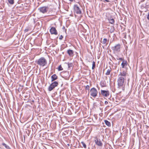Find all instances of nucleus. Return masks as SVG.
<instances>
[{"label": "nucleus", "instance_id": "nucleus-1", "mask_svg": "<svg viewBox=\"0 0 149 149\" xmlns=\"http://www.w3.org/2000/svg\"><path fill=\"white\" fill-rule=\"evenodd\" d=\"M124 78L122 77H118L117 79V84L118 88H122L123 90H124V87L125 86V80Z\"/></svg>", "mask_w": 149, "mask_h": 149}, {"label": "nucleus", "instance_id": "nucleus-2", "mask_svg": "<svg viewBox=\"0 0 149 149\" xmlns=\"http://www.w3.org/2000/svg\"><path fill=\"white\" fill-rule=\"evenodd\" d=\"M36 63L40 66L44 67L47 64V61L44 57H41L36 62Z\"/></svg>", "mask_w": 149, "mask_h": 149}, {"label": "nucleus", "instance_id": "nucleus-3", "mask_svg": "<svg viewBox=\"0 0 149 149\" xmlns=\"http://www.w3.org/2000/svg\"><path fill=\"white\" fill-rule=\"evenodd\" d=\"M90 95L95 98L97 96L98 92L95 88L93 87L90 89Z\"/></svg>", "mask_w": 149, "mask_h": 149}, {"label": "nucleus", "instance_id": "nucleus-4", "mask_svg": "<svg viewBox=\"0 0 149 149\" xmlns=\"http://www.w3.org/2000/svg\"><path fill=\"white\" fill-rule=\"evenodd\" d=\"M49 7L48 6H42L38 8V10L40 12L43 14L47 13L49 10Z\"/></svg>", "mask_w": 149, "mask_h": 149}, {"label": "nucleus", "instance_id": "nucleus-5", "mask_svg": "<svg viewBox=\"0 0 149 149\" xmlns=\"http://www.w3.org/2000/svg\"><path fill=\"white\" fill-rule=\"evenodd\" d=\"M58 83L56 81H54L49 86L48 88V90L51 91L53 90L57 86Z\"/></svg>", "mask_w": 149, "mask_h": 149}, {"label": "nucleus", "instance_id": "nucleus-6", "mask_svg": "<svg viewBox=\"0 0 149 149\" xmlns=\"http://www.w3.org/2000/svg\"><path fill=\"white\" fill-rule=\"evenodd\" d=\"M121 45L118 44L115 45L114 46L112 47L111 49L115 52H118L120 51Z\"/></svg>", "mask_w": 149, "mask_h": 149}, {"label": "nucleus", "instance_id": "nucleus-7", "mask_svg": "<svg viewBox=\"0 0 149 149\" xmlns=\"http://www.w3.org/2000/svg\"><path fill=\"white\" fill-rule=\"evenodd\" d=\"M74 12L77 14H81V11L79 7L77 5L74 6Z\"/></svg>", "mask_w": 149, "mask_h": 149}, {"label": "nucleus", "instance_id": "nucleus-8", "mask_svg": "<svg viewBox=\"0 0 149 149\" xmlns=\"http://www.w3.org/2000/svg\"><path fill=\"white\" fill-rule=\"evenodd\" d=\"M100 94L101 95L104 97H108L110 95V92L109 91H105L101 90V93Z\"/></svg>", "mask_w": 149, "mask_h": 149}, {"label": "nucleus", "instance_id": "nucleus-9", "mask_svg": "<svg viewBox=\"0 0 149 149\" xmlns=\"http://www.w3.org/2000/svg\"><path fill=\"white\" fill-rule=\"evenodd\" d=\"M127 71H123L122 72H120L118 75L119 77H122L125 79L126 76H127Z\"/></svg>", "mask_w": 149, "mask_h": 149}, {"label": "nucleus", "instance_id": "nucleus-10", "mask_svg": "<svg viewBox=\"0 0 149 149\" xmlns=\"http://www.w3.org/2000/svg\"><path fill=\"white\" fill-rule=\"evenodd\" d=\"M50 32L51 34L56 35L58 33L56 28L54 27H52L50 30Z\"/></svg>", "mask_w": 149, "mask_h": 149}, {"label": "nucleus", "instance_id": "nucleus-11", "mask_svg": "<svg viewBox=\"0 0 149 149\" xmlns=\"http://www.w3.org/2000/svg\"><path fill=\"white\" fill-rule=\"evenodd\" d=\"M95 144L97 146L100 147L102 146L103 144L100 139H98L96 138V139L95 140Z\"/></svg>", "mask_w": 149, "mask_h": 149}, {"label": "nucleus", "instance_id": "nucleus-12", "mask_svg": "<svg viewBox=\"0 0 149 149\" xmlns=\"http://www.w3.org/2000/svg\"><path fill=\"white\" fill-rule=\"evenodd\" d=\"M127 62L126 60H123L121 63V65L123 68H126L127 65Z\"/></svg>", "mask_w": 149, "mask_h": 149}, {"label": "nucleus", "instance_id": "nucleus-13", "mask_svg": "<svg viewBox=\"0 0 149 149\" xmlns=\"http://www.w3.org/2000/svg\"><path fill=\"white\" fill-rule=\"evenodd\" d=\"M51 81L52 82L58 79V76L56 74H54L52 75L51 77Z\"/></svg>", "mask_w": 149, "mask_h": 149}, {"label": "nucleus", "instance_id": "nucleus-14", "mask_svg": "<svg viewBox=\"0 0 149 149\" xmlns=\"http://www.w3.org/2000/svg\"><path fill=\"white\" fill-rule=\"evenodd\" d=\"M67 53L70 56H72L73 55L74 51L72 50L68 49L67 50Z\"/></svg>", "mask_w": 149, "mask_h": 149}, {"label": "nucleus", "instance_id": "nucleus-15", "mask_svg": "<svg viewBox=\"0 0 149 149\" xmlns=\"http://www.w3.org/2000/svg\"><path fill=\"white\" fill-rule=\"evenodd\" d=\"M100 85L102 87H104L106 86V83L105 81H102L100 82Z\"/></svg>", "mask_w": 149, "mask_h": 149}, {"label": "nucleus", "instance_id": "nucleus-16", "mask_svg": "<svg viewBox=\"0 0 149 149\" xmlns=\"http://www.w3.org/2000/svg\"><path fill=\"white\" fill-rule=\"evenodd\" d=\"M111 70V68L110 67V68L109 69H108L107 70V71L105 73L106 75H109L110 74V72Z\"/></svg>", "mask_w": 149, "mask_h": 149}, {"label": "nucleus", "instance_id": "nucleus-17", "mask_svg": "<svg viewBox=\"0 0 149 149\" xmlns=\"http://www.w3.org/2000/svg\"><path fill=\"white\" fill-rule=\"evenodd\" d=\"M115 30V28L114 26H111V29L110 30V32L111 33H112L114 32Z\"/></svg>", "mask_w": 149, "mask_h": 149}, {"label": "nucleus", "instance_id": "nucleus-18", "mask_svg": "<svg viewBox=\"0 0 149 149\" xmlns=\"http://www.w3.org/2000/svg\"><path fill=\"white\" fill-rule=\"evenodd\" d=\"M2 145L4 146L6 149H10V147L8 145H6L4 143H2Z\"/></svg>", "mask_w": 149, "mask_h": 149}, {"label": "nucleus", "instance_id": "nucleus-19", "mask_svg": "<svg viewBox=\"0 0 149 149\" xmlns=\"http://www.w3.org/2000/svg\"><path fill=\"white\" fill-rule=\"evenodd\" d=\"M108 19L109 21V22L111 24H114L115 21L113 19Z\"/></svg>", "mask_w": 149, "mask_h": 149}, {"label": "nucleus", "instance_id": "nucleus-20", "mask_svg": "<svg viewBox=\"0 0 149 149\" xmlns=\"http://www.w3.org/2000/svg\"><path fill=\"white\" fill-rule=\"evenodd\" d=\"M104 122L105 124L108 127L111 126V125L110 122L106 120H104Z\"/></svg>", "mask_w": 149, "mask_h": 149}, {"label": "nucleus", "instance_id": "nucleus-21", "mask_svg": "<svg viewBox=\"0 0 149 149\" xmlns=\"http://www.w3.org/2000/svg\"><path fill=\"white\" fill-rule=\"evenodd\" d=\"M58 71H60L63 70V68H62L61 65H60L58 67Z\"/></svg>", "mask_w": 149, "mask_h": 149}, {"label": "nucleus", "instance_id": "nucleus-22", "mask_svg": "<svg viewBox=\"0 0 149 149\" xmlns=\"http://www.w3.org/2000/svg\"><path fill=\"white\" fill-rule=\"evenodd\" d=\"M8 1L10 4H13L14 3V0H8Z\"/></svg>", "mask_w": 149, "mask_h": 149}, {"label": "nucleus", "instance_id": "nucleus-23", "mask_svg": "<svg viewBox=\"0 0 149 149\" xmlns=\"http://www.w3.org/2000/svg\"><path fill=\"white\" fill-rule=\"evenodd\" d=\"M81 143H82L83 147L84 148H86V146L85 143L84 142L82 141L81 142Z\"/></svg>", "mask_w": 149, "mask_h": 149}, {"label": "nucleus", "instance_id": "nucleus-24", "mask_svg": "<svg viewBox=\"0 0 149 149\" xmlns=\"http://www.w3.org/2000/svg\"><path fill=\"white\" fill-rule=\"evenodd\" d=\"M107 42V39L106 38H104L102 42V43L104 44H105Z\"/></svg>", "mask_w": 149, "mask_h": 149}, {"label": "nucleus", "instance_id": "nucleus-25", "mask_svg": "<svg viewBox=\"0 0 149 149\" xmlns=\"http://www.w3.org/2000/svg\"><path fill=\"white\" fill-rule=\"evenodd\" d=\"M73 64L72 63H68V66L69 68H70L72 66Z\"/></svg>", "mask_w": 149, "mask_h": 149}, {"label": "nucleus", "instance_id": "nucleus-26", "mask_svg": "<svg viewBox=\"0 0 149 149\" xmlns=\"http://www.w3.org/2000/svg\"><path fill=\"white\" fill-rule=\"evenodd\" d=\"M86 89L87 90H89V85H87L86 87Z\"/></svg>", "mask_w": 149, "mask_h": 149}, {"label": "nucleus", "instance_id": "nucleus-27", "mask_svg": "<svg viewBox=\"0 0 149 149\" xmlns=\"http://www.w3.org/2000/svg\"><path fill=\"white\" fill-rule=\"evenodd\" d=\"M117 60H120L121 61H123V60H125L123 58H117Z\"/></svg>", "mask_w": 149, "mask_h": 149}, {"label": "nucleus", "instance_id": "nucleus-28", "mask_svg": "<svg viewBox=\"0 0 149 149\" xmlns=\"http://www.w3.org/2000/svg\"><path fill=\"white\" fill-rule=\"evenodd\" d=\"M95 64H92V68L93 70L94 69L95 67Z\"/></svg>", "mask_w": 149, "mask_h": 149}, {"label": "nucleus", "instance_id": "nucleus-29", "mask_svg": "<svg viewBox=\"0 0 149 149\" xmlns=\"http://www.w3.org/2000/svg\"><path fill=\"white\" fill-rule=\"evenodd\" d=\"M63 36H62V35H61L59 38V39L60 40H61L62 39H63Z\"/></svg>", "mask_w": 149, "mask_h": 149}, {"label": "nucleus", "instance_id": "nucleus-30", "mask_svg": "<svg viewBox=\"0 0 149 149\" xmlns=\"http://www.w3.org/2000/svg\"><path fill=\"white\" fill-rule=\"evenodd\" d=\"M29 29L28 28L24 30V31L25 32H28L29 31Z\"/></svg>", "mask_w": 149, "mask_h": 149}, {"label": "nucleus", "instance_id": "nucleus-31", "mask_svg": "<svg viewBox=\"0 0 149 149\" xmlns=\"http://www.w3.org/2000/svg\"><path fill=\"white\" fill-rule=\"evenodd\" d=\"M147 18L149 20V13H148V15H147Z\"/></svg>", "mask_w": 149, "mask_h": 149}, {"label": "nucleus", "instance_id": "nucleus-32", "mask_svg": "<svg viewBox=\"0 0 149 149\" xmlns=\"http://www.w3.org/2000/svg\"><path fill=\"white\" fill-rule=\"evenodd\" d=\"M65 73L66 74V75H68V76L69 75V72H65Z\"/></svg>", "mask_w": 149, "mask_h": 149}, {"label": "nucleus", "instance_id": "nucleus-33", "mask_svg": "<svg viewBox=\"0 0 149 149\" xmlns=\"http://www.w3.org/2000/svg\"><path fill=\"white\" fill-rule=\"evenodd\" d=\"M108 104V102L107 101H105L104 102V104Z\"/></svg>", "mask_w": 149, "mask_h": 149}, {"label": "nucleus", "instance_id": "nucleus-34", "mask_svg": "<svg viewBox=\"0 0 149 149\" xmlns=\"http://www.w3.org/2000/svg\"><path fill=\"white\" fill-rule=\"evenodd\" d=\"M104 1H105L106 2H110V1L109 0H104Z\"/></svg>", "mask_w": 149, "mask_h": 149}, {"label": "nucleus", "instance_id": "nucleus-35", "mask_svg": "<svg viewBox=\"0 0 149 149\" xmlns=\"http://www.w3.org/2000/svg\"><path fill=\"white\" fill-rule=\"evenodd\" d=\"M95 64V62L94 61H93V63H92V64Z\"/></svg>", "mask_w": 149, "mask_h": 149}, {"label": "nucleus", "instance_id": "nucleus-36", "mask_svg": "<svg viewBox=\"0 0 149 149\" xmlns=\"http://www.w3.org/2000/svg\"><path fill=\"white\" fill-rule=\"evenodd\" d=\"M119 58L117 56V57L116 58V59H117V58Z\"/></svg>", "mask_w": 149, "mask_h": 149}, {"label": "nucleus", "instance_id": "nucleus-37", "mask_svg": "<svg viewBox=\"0 0 149 149\" xmlns=\"http://www.w3.org/2000/svg\"><path fill=\"white\" fill-rule=\"evenodd\" d=\"M148 32L149 34V30H148Z\"/></svg>", "mask_w": 149, "mask_h": 149}, {"label": "nucleus", "instance_id": "nucleus-38", "mask_svg": "<svg viewBox=\"0 0 149 149\" xmlns=\"http://www.w3.org/2000/svg\"><path fill=\"white\" fill-rule=\"evenodd\" d=\"M118 64H119V62H118Z\"/></svg>", "mask_w": 149, "mask_h": 149}]
</instances>
